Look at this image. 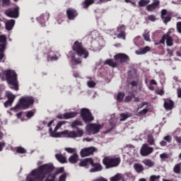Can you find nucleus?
<instances>
[{
    "label": "nucleus",
    "mask_w": 181,
    "mask_h": 181,
    "mask_svg": "<svg viewBox=\"0 0 181 181\" xmlns=\"http://www.w3.org/2000/svg\"><path fill=\"white\" fill-rule=\"evenodd\" d=\"M54 170V165L52 163L43 164L37 168L33 170L26 177V181H54L56 173H52Z\"/></svg>",
    "instance_id": "1"
},
{
    "label": "nucleus",
    "mask_w": 181,
    "mask_h": 181,
    "mask_svg": "<svg viewBox=\"0 0 181 181\" xmlns=\"http://www.w3.org/2000/svg\"><path fill=\"white\" fill-rule=\"evenodd\" d=\"M33 104H35V98L33 96H23L20 98L18 103L10 110L14 112H18L21 110H28Z\"/></svg>",
    "instance_id": "2"
},
{
    "label": "nucleus",
    "mask_w": 181,
    "mask_h": 181,
    "mask_svg": "<svg viewBox=\"0 0 181 181\" xmlns=\"http://www.w3.org/2000/svg\"><path fill=\"white\" fill-rule=\"evenodd\" d=\"M4 74L5 76V78H1V80H3V81H5L6 80L8 84L13 86V87H11L13 90H15V91H18L19 82L18 81V74L16 72L12 69H8L4 71Z\"/></svg>",
    "instance_id": "3"
},
{
    "label": "nucleus",
    "mask_w": 181,
    "mask_h": 181,
    "mask_svg": "<svg viewBox=\"0 0 181 181\" xmlns=\"http://www.w3.org/2000/svg\"><path fill=\"white\" fill-rule=\"evenodd\" d=\"M78 125H83V122L80 120H76L72 122L71 127L75 128V130L71 132L69 130H65L62 132V134L66 135L67 138H81L84 135V131L80 127H77Z\"/></svg>",
    "instance_id": "4"
},
{
    "label": "nucleus",
    "mask_w": 181,
    "mask_h": 181,
    "mask_svg": "<svg viewBox=\"0 0 181 181\" xmlns=\"http://www.w3.org/2000/svg\"><path fill=\"white\" fill-rule=\"evenodd\" d=\"M114 59H109L105 62V64H107L110 67H118V65L129 62V57L124 53H118L114 56Z\"/></svg>",
    "instance_id": "5"
},
{
    "label": "nucleus",
    "mask_w": 181,
    "mask_h": 181,
    "mask_svg": "<svg viewBox=\"0 0 181 181\" xmlns=\"http://www.w3.org/2000/svg\"><path fill=\"white\" fill-rule=\"evenodd\" d=\"M72 50L74 52L75 54L81 59H87L88 56H90L88 50L83 46V42L78 40L74 42V45H72Z\"/></svg>",
    "instance_id": "6"
},
{
    "label": "nucleus",
    "mask_w": 181,
    "mask_h": 181,
    "mask_svg": "<svg viewBox=\"0 0 181 181\" xmlns=\"http://www.w3.org/2000/svg\"><path fill=\"white\" fill-rule=\"evenodd\" d=\"M120 163H121L120 157L107 156L103 159V164L105 166L106 169L117 168V166H119Z\"/></svg>",
    "instance_id": "7"
},
{
    "label": "nucleus",
    "mask_w": 181,
    "mask_h": 181,
    "mask_svg": "<svg viewBox=\"0 0 181 181\" xmlns=\"http://www.w3.org/2000/svg\"><path fill=\"white\" fill-rule=\"evenodd\" d=\"M81 117L85 124H89V122H91V121H94V117H93V114L90 110L87 108H82L81 110Z\"/></svg>",
    "instance_id": "8"
},
{
    "label": "nucleus",
    "mask_w": 181,
    "mask_h": 181,
    "mask_svg": "<svg viewBox=\"0 0 181 181\" xmlns=\"http://www.w3.org/2000/svg\"><path fill=\"white\" fill-rule=\"evenodd\" d=\"M101 128H103L101 124L90 123L86 126V132L88 135H95V134H98V132H100Z\"/></svg>",
    "instance_id": "9"
},
{
    "label": "nucleus",
    "mask_w": 181,
    "mask_h": 181,
    "mask_svg": "<svg viewBox=\"0 0 181 181\" xmlns=\"http://www.w3.org/2000/svg\"><path fill=\"white\" fill-rule=\"evenodd\" d=\"M0 62L5 58V50H6V35H0Z\"/></svg>",
    "instance_id": "10"
},
{
    "label": "nucleus",
    "mask_w": 181,
    "mask_h": 181,
    "mask_svg": "<svg viewBox=\"0 0 181 181\" xmlns=\"http://www.w3.org/2000/svg\"><path fill=\"white\" fill-rule=\"evenodd\" d=\"M153 153V147H150L148 144H144L140 149L141 156H148Z\"/></svg>",
    "instance_id": "11"
},
{
    "label": "nucleus",
    "mask_w": 181,
    "mask_h": 181,
    "mask_svg": "<svg viewBox=\"0 0 181 181\" xmlns=\"http://www.w3.org/2000/svg\"><path fill=\"white\" fill-rule=\"evenodd\" d=\"M6 97L8 100L4 103V105L6 108H8V107H11L12 104H13V101H15L16 95L8 91L6 93Z\"/></svg>",
    "instance_id": "12"
},
{
    "label": "nucleus",
    "mask_w": 181,
    "mask_h": 181,
    "mask_svg": "<svg viewBox=\"0 0 181 181\" xmlns=\"http://www.w3.org/2000/svg\"><path fill=\"white\" fill-rule=\"evenodd\" d=\"M6 16L8 18H19V7H16L14 8H8L5 11Z\"/></svg>",
    "instance_id": "13"
},
{
    "label": "nucleus",
    "mask_w": 181,
    "mask_h": 181,
    "mask_svg": "<svg viewBox=\"0 0 181 181\" xmlns=\"http://www.w3.org/2000/svg\"><path fill=\"white\" fill-rule=\"evenodd\" d=\"M66 16L69 21H74L78 16V11L76 8H69L66 11Z\"/></svg>",
    "instance_id": "14"
},
{
    "label": "nucleus",
    "mask_w": 181,
    "mask_h": 181,
    "mask_svg": "<svg viewBox=\"0 0 181 181\" xmlns=\"http://www.w3.org/2000/svg\"><path fill=\"white\" fill-rule=\"evenodd\" d=\"M94 152H95V148L94 147H87L83 148L80 153L81 158H86V156H90L91 155H94Z\"/></svg>",
    "instance_id": "15"
},
{
    "label": "nucleus",
    "mask_w": 181,
    "mask_h": 181,
    "mask_svg": "<svg viewBox=\"0 0 181 181\" xmlns=\"http://www.w3.org/2000/svg\"><path fill=\"white\" fill-rule=\"evenodd\" d=\"M92 168H90V173H94L95 172H101L103 170V165L99 163H94V160L92 159V163H90Z\"/></svg>",
    "instance_id": "16"
},
{
    "label": "nucleus",
    "mask_w": 181,
    "mask_h": 181,
    "mask_svg": "<svg viewBox=\"0 0 181 181\" xmlns=\"http://www.w3.org/2000/svg\"><path fill=\"white\" fill-rule=\"evenodd\" d=\"M93 163V158H85L81 160L78 163V166L81 168H86V169H88V166Z\"/></svg>",
    "instance_id": "17"
},
{
    "label": "nucleus",
    "mask_w": 181,
    "mask_h": 181,
    "mask_svg": "<svg viewBox=\"0 0 181 181\" xmlns=\"http://www.w3.org/2000/svg\"><path fill=\"white\" fill-rule=\"evenodd\" d=\"M163 107L166 111H171L175 107V102L172 99H167L163 104Z\"/></svg>",
    "instance_id": "18"
},
{
    "label": "nucleus",
    "mask_w": 181,
    "mask_h": 181,
    "mask_svg": "<svg viewBox=\"0 0 181 181\" xmlns=\"http://www.w3.org/2000/svg\"><path fill=\"white\" fill-rule=\"evenodd\" d=\"M160 4V1H159V0H156L151 4L147 5L146 9L148 11V12H152L153 10L156 9Z\"/></svg>",
    "instance_id": "19"
},
{
    "label": "nucleus",
    "mask_w": 181,
    "mask_h": 181,
    "mask_svg": "<svg viewBox=\"0 0 181 181\" xmlns=\"http://www.w3.org/2000/svg\"><path fill=\"white\" fill-rule=\"evenodd\" d=\"M15 26V20H9L6 23L5 28L6 30H12Z\"/></svg>",
    "instance_id": "20"
},
{
    "label": "nucleus",
    "mask_w": 181,
    "mask_h": 181,
    "mask_svg": "<svg viewBox=\"0 0 181 181\" xmlns=\"http://www.w3.org/2000/svg\"><path fill=\"white\" fill-rule=\"evenodd\" d=\"M55 158L60 163H67V159L61 153L55 154Z\"/></svg>",
    "instance_id": "21"
},
{
    "label": "nucleus",
    "mask_w": 181,
    "mask_h": 181,
    "mask_svg": "<svg viewBox=\"0 0 181 181\" xmlns=\"http://www.w3.org/2000/svg\"><path fill=\"white\" fill-rule=\"evenodd\" d=\"M69 162L70 163H77V162H78V154H77V153H74L69 157Z\"/></svg>",
    "instance_id": "22"
},
{
    "label": "nucleus",
    "mask_w": 181,
    "mask_h": 181,
    "mask_svg": "<svg viewBox=\"0 0 181 181\" xmlns=\"http://www.w3.org/2000/svg\"><path fill=\"white\" fill-rule=\"evenodd\" d=\"M151 50V48L148 46L144 47V48H141L139 50H136L135 52L136 54H146V53H148V52H149Z\"/></svg>",
    "instance_id": "23"
},
{
    "label": "nucleus",
    "mask_w": 181,
    "mask_h": 181,
    "mask_svg": "<svg viewBox=\"0 0 181 181\" xmlns=\"http://www.w3.org/2000/svg\"><path fill=\"white\" fill-rule=\"evenodd\" d=\"M110 181H124V176L122 174L117 173L115 176L110 177Z\"/></svg>",
    "instance_id": "24"
},
{
    "label": "nucleus",
    "mask_w": 181,
    "mask_h": 181,
    "mask_svg": "<svg viewBox=\"0 0 181 181\" xmlns=\"http://www.w3.org/2000/svg\"><path fill=\"white\" fill-rule=\"evenodd\" d=\"M134 169L137 173H141V172H144V165L139 163H135L134 165Z\"/></svg>",
    "instance_id": "25"
},
{
    "label": "nucleus",
    "mask_w": 181,
    "mask_h": 181,
    "mask_svg": "<svg viewBox=\"0 0 181 181\" xmlns=\"http://www.w3.org/2000/svg\"><path fill=\"white\" fill-rule=\"evenodd\" d=\"M77 115V113L76 112H66L64 114V119H70V118H74Z\"/></svg>",
    "instance_id": "26"
},
{
    "label": "nucleus",
    "mask_w": 181,
    "mask_h": 181,
    "mask_svg": "<svg viewBox=\"0 0 181 181\" xmlns=\"http://www.w3.org/2000/svg\"><path fill=\"white\" fill-rule=\"evenodd\" d=\"M94 4V0H84V1L82 3V6L85 9H87L90 5H93Z\"/></svg>",
    "instance_id": "27"
},
{
    "label": "nucleus",
    "mask_w": 181,
    "mask_h": 181,
    "mask_svg": "<svg viewBox=\"0 0 181 181\" xmlns=\"http://www.w3.org/2000/svg\"><path fill=\"white\" fill-rule=\"evenodd\" d=\"M143 163H144L146 166H148V168H153V166L155 165V162L152 161L150 159L144 160L143 161Z\"/></svg>",
    "instance_id": "28"
},
{
    "label": "nucleus",
    "mask_w": 181,
    "mask_h": 181,
    "mask_svg": "<svg viewBox=\"0 0 181 181\" xmlns=\"http://www.w3.org/2000/svg\"><path fill=\"white\" fill-rule=\"evenodd\" d=\"M174 173H177V175L181 173V163L176 164L173 168Z\"/></svg>",
    "instance_id": "29"
},
{
    "label": "nucleus",
    "mask_w": 181,
    "mask_h": 181,
    "mask_svg": "<svg viewBox=\"0 0 181 181\" xmlns=\"http://www.w3.org/2000/svg\"><path fill=\"white\" fill-rule=\"evenodd\" d=\"M49 132L51 133L52 136H53V138H60V136H62V135H64L62 132L59 133H56L54 134V132H53V129L49 128Z\"/></svg>",
    "instance_id": "30"
},
{
    "label": "nucleus",
    "mask_w": 181,
    "mask_h": 181,
    "mask_svg": "<svg viewBox=\"0 0 181 181\" xmlns=\"http://www.w3.org/2000/svg\"><path fill=\"white\" fill-rule=\"evenodd\" d=\"M129 117H132V114L131 113H122L120 114V121H125V119H127V118H129Z\"/></svg>",
    "instance_id": "31"
},
{
    "label": "nucleus",
    "mask_w": 181,
    "mask_h": 181,
    "mask_svg": "<svg viewBox=\"0 0 181 181\" xmlns=\"http://www.w3.org/2000/svg\"><path fill=\"white\" fill-rule=\"evenodd\" d=\"M124 97H125V93L119 92L117 95V100L119 103H122V101L124 100Z\"/></svg>",
    "instance_id": "32"
},
{
    "label": "nucleus",
    "mask_w": 181,
    "mask_h": 181,
    "mask_svg": "<svg viewBox=\"0 0 181 181\" xmlns=\"http://www.w3.org/2000/svg\"><path fill=\"white\" fill-rule=\"evenodd\" d=\"M127 30V27L125 25H119L117 28V32H121L122 33H126L125 30Z\"/></svg>",
    "instance_id": "33"
},
{
    "label": "nucleus",
    "mask_w": 181,
    "mask_h": 181,
    "mask_svg": "<svg viewBox=\"0 0 181 181\" xmlns=\"http://www.w3.org/2000/svg\"><path fill=\"white\" fill-rule=\"evenodd\" d=\"M116 35L117 39H122L123 40H125V39H127V33L117 32V35Z\"/></svg>",
    "instance_id": "34"
},
{
    "label": "nucleus",
    "mask_w": 181,
    "mask_h": 181,
    "mask_svg": "<svg viewBox=\"0 0 181 181\" xmlns=\"http://www.w3.org/2000/svg\"><path fill=\"white\" fill-rule=\"evenodd\" d=\"M71 60L74 62V64L77 65V64H81V60H80V58H76V55H72L71 56Z\"/></svg>",
    "instance_id": "35"
},
{
    "label": "nucleus",
    "mask_w": 181,
    "mask_h": 181,
    "mask_svg": "<svg viewBox=\"0 0 181 181\" xmlns=\"http://www.w3.org/2000/svg\"><path fill=\"white\" fill-rule=\"evenodd\" d=\"M161 18L163 19V23L165 25H168V23L170 22V21H172V16H170V15L164 16L163 17H161Z\"/></svg>",
    "instance_id": "36"
},
{
    "label": "nucleus",
    "mask_w": 181,
    "mask_h": 181,
    "mask_svg": "<svg viewBox=\"0 0 181 181\" xmlns=\"http://www.w3.org/2000/svg\"><path fill=\"white\" fill-rule=\"evenodd\" d=\"M165 40L167 46H173V38L171 37L165 36Z\"/></svg>",
    "instance_id": "37"
},
{
    "label": "nucleus",
    "mask_w": 181,
    "mask_h": 181,
    "mask_svg": "<svg viewBox=\"0 0 181 181\" xmlns=\"http://www.w3.org/2000/svg\"><path fill=\"white\" fill-rule=\"evenodd\" d=\"M150 3H151L150 0H140L139 1V6H141V7L146 6V5H148V4H150Z\"/></svg>",
    "instance_id": "38"
},
{
    "label": "nucleus",
    "mask_w": 181,
    "mask_h": 181,
    "mask_svg": "<svg viewBox=\"0 0 181 181\" xmlns=\"http://www.w3.org/2000/svg\"><path fill=\"white\" fill-rule=\"evenodd\" d=\"M2 6H9L11 5V0H0V5Z\"/></svg>",
    "instance_id": "39"
},
{
    "label": "nucleus",
    "mask_w": 181,
    "mask_h": 181,
    "mask_svg": "<svg viewBox=\"0 0 181 181\" xmlns=\"http://www.w3.org/2000/svg\"><path fill=\"white\" fill-rule=\"evenodd\" d=\"M133 98H135V94L127 95L124 98V103H129L130 101L132 100Z\"/></svg>",
    "instance_id": "40"
},
{
    "label": "nucleus",
    "mask_w": 181,
    "mask_h": 181,
    "mask_svg": "<svg viewBox=\"0 0 181 181\" xmlns=\"http://www.w3.org/2000/svg\"><path fill=\"white\" fill-rule=\"evenodd\" d=\"M147 142L149 144V145H154L155 146V139H153V136H148L147 138Z\"/></svg>",
    "instance_id": "41"
},
{
    "label": "nucleus",
    "mask_w": 181,
    "mask_h": 181,
    "mask_svg": "<svg viewBox=\"0 0 181 181\" xmlns=\"http://www.w3.org/2000/svg\"><path fill=\"white\" fill-rule=\"evenodd\" d=\"M59 58L57 57V55H54V56H50L48 55L47 60V62H55V60H57Z\"/></svg>",
    "instance_id": "42"
},
{
    "label": "nucleus",
    "mask_w": 181,
    "mask_h": 181,
    "mask_svg": "<svg viewBox=\"0 0 181 181\" xmlns=\"http://www.w3.org/2000/svg\"><path fill=\"white\" fill-rule=\"evenodd\" d=\"M165 40H166V36L165 35H163L161 40L159 41V42H155V45L158 46V45H165Z\"/></svg>",
    "instance_id": "43"
},
{
    "label": "nucleus",
    "mask_w": 181,
    "mask_h": 181,
    "mask_svg": "<svg viewBox=\"0 0 181 181\" xmlns=\"http://www.w3.org/2000/svg\"><path fill=\"white\" fill-rule=\"evenodd\" d=\"M17 153H26V150L23 147H17L16 148Z\"/></svg>",
    "instance_id": "44"
},
{
    "label": "nucleus",
    "mask_w": 181,
    "mask_h": 181,
    "mask_svg": "<svg viewBox=\"0 0 181 181\" xmlns=\"http://www.w3.org/2000/svg\"><path fill=\"white\" fill-rule=\"evenodd\" d=\"M160 179V175H151L150 177V181H159Z\"/></svg>",
    "instance_id": "45"
},
{
    "label": "nucleus",
    "mask_w": 181,
    "mask_h": 181,
    "mask_svg": "<svg viewBox=\"0 0 181 181\" xmlns=\"http://www.w3.org/2000/svg\"><path fill=\"white\" fill-rule=\"evenodd\" d=\"M63 124H64V122H59L55 128L54 129V132H56L59 128H62V125H63Z\"/></svg>",
    "instance_id": "46"
},
{
    "label": "nucleus",
    "mask_w": 181,
    "mask_h": 181,
    "mask_svg": "<svg viewBox=\"0 0 181 181\" xmlns=\"http://www.w3.org/2000/svg\"><path fill=\"white\" fill-rule=\"evenodd\" d=\"M40 19L45 21L46 19V21L49 20V14L48 13H45V14H42L40 17Z\"/></svg>",
    "instance_id": "47"
},
{
    "label": "nucleus",
    "mask_w": 181,
    "mask_h": 181,
    "mask_svg": "<svg viewBox=\"0 0 181 181\" xmlns=\"http://www.w3.org/2000/svg\"><path fill=\"white\" fill-rule=\"evenodd\" d=\"M67 178V174L63 173L59 176V181H66V179Z\"/></svg>",
    "instance_id": "48"
},
{
    "label": "nucleus",
    "mask_w": 181,
    "mask_h": 181,
    "mask_svg": "<svg viewBox=\"0 0 181 181\" xmlns=\"http://www.w3.org/2000/svg\"><path fill=\"white\" fill-rule=\"evenodd\" d=\"M127 178L129 180H131V181L135 180V176H134V175H132V173H129L127 174Z\"/></svg>",
    "instance_id": "49"
},
{
    "label": "nucleus",
    "mask_w": 181,
    "mask_h": 181,
    "mask_svg": "<svg viewBox=\"0 0 181 181\" xmlns=\"http://www.w3.org/2000/svg\"><path fill=\"white\" fill-rule=\"evenodd\" d=\"M87 84H88V87H90V88L95 87V82L93 81H88Z\"/></svg>",
    "instance_id": "50"
},
{
    "label": "nucleus",
    "mask_w": 181,
    "mask_h": 181,
    "mask_svg": "<svg viewBox=\"0 0 181 181\" xmlns=\"http://www.w3.org/2000/svg\"><path fill=\"white\" fill-rule=\"evenodd\" d=\"M63 172H64V168L61 167L58 170H57L54 173L57 176V175H60V173H63Z\"/></svg>",
    "instance_id": "51"
},
{
    "label": "nucleus",
    "mask_w": 181,
    "mask_h": 181,
    "mask_svg": "<svg viewBox=\"0 0 181 181\" xmlns=\"http://www.w3.org/2000/svg\"><path fill=\"white\" fill-rule=\"evenodd\" d=\"M148 20L151 22H155L156 21V16L155 15H150L148 16Z\"/></svg>",
    "instance_id": "52"
},
{
    "label": "nucleus",
    "mask_w": 181,
    "mask_h": 181,
    "mask_svg": "<svg viewBox=\"0 0 181 181\" xmlns=\"http://www.w3.org/2000/svg\"><path fill=\"white\" fill-rule=\"evenodd\" d=\"M164 141H166V142H168V144H170L172 142V136H165L163 137Z\"/></svg>",
    "instance_id": "53"
},
{
    "label": "nucleus",
    "mask_w": 181,
    "mask_h": 181,
    "mask_svg": "<svg viewBox=\"0 0 181 181\" xmlns=\"http://www.w3.org/2000/svg\"><path fill=\"white\" fill-rule=\"evenodd\" d=\"M65 151L68 152V153H74V152H76V148H65Z\"/></svg>",
    "instance_id": "54"
},
{
    "label": "nucleus",
    "mask_w": 181,
    "mask_h": 181,
    "mask_svg": "<svg viewBox=\"0 0 181 181\" xmlns=\"http://www.w3.org/2000/svg\"><path fill=\"white\" fill-rule=\"evenodd\" d=\"M143 37L144 40H146V42H151V37H149V34L148 33L144 34Z\"/></svg>",
    "instance_id": "55"
},
{
    "label": "nucleus",
    "mask_w": 181,
    "mask_h": 181,
    "mask_svg": "<svg viewBox=\"0 0 181 181\" xmlns=\"http://www.w3.org/2000/svg\"><path fill=\"white\" fill-rule=\"evenodd\" d=\"M148 109H144L141 111L139 112V115H146L148 114Z\"/></svg>",
    "instance_id": "56"
},
{
    "label": "nucleus",
    "mask_w": 181,
    "mask_h": 181,
    "mask_svg": "<svg viewBox=\"0 0 181 181\" xmlns=\"http://www.w3.org/2000/svg\"><path fill=\"white\" fill-rule=\"evenodd\" d=\"M175 32V28H170L166 34H164L167 37H170V34Z\"/></svg>",
    "instance_id": "57"
},
{
    "label": "nucleus",
    "mask_w": 181,
    "mask_h": 181,
    "mask_svg": "<svg viewBox=\"0 0 181 181\" xmlns=\"http://www.w3.org/2000/svg\"><path fill=\"white\" fill-rule=\"evenodd\" d=\"M33 115H35V112H33V111H28L26 113L27 118H32Z\"/></svg>",
    "instance_id": "58"
},
{
    "label": "nucleus",
    "mask_w": 181,
    "mask_h": 181,
    "mask_svg": "<svg viewBox=\"0 0 181 181\" xmlns=\"http://www.w3.org/2000/svg\"><path fill=\"white\" fill-rule=\"evenodd\" d=\"M160 159H169V156L166 153H163L160 155Z\"/></svg>",
    "instance_id": "59"
},
{
    "label": "nucleus",
    "mask_w": 181,
    "mask_h": 181,
    "mask_svg": "<svg viewBox=\"0 0 181 181\" xmlns=\"http://www.w3.org/2000/svg\"><path fill=\"white\" fill-rule=\"evenodd\" d=\"M6 146V143L0 141V152L4 151V148Z\"/></svg>",
    "instance_id": "60"
},
{
    "label": "nucleus",
    "mask_w": 181,
    "mask_h": 181,
    "mask_svg": "<svg viewBox=\"0 0 181 181\" xmlns=\"http://www.w3.org/2000/svg\"><path fill=\"white\" fill-rule=\"evenodd\" d=\"M156 93L158 95H165V91H163V89H160V90H158L156 91Z\"/></svg>",
    "instance_id": "61"
},
{
    "label": "nucleus",
    "mask_w": 181,
    "mask_h": 181,
    "mask_svg": "<svg viewBox=\"0 0 181 181\" xmlns=\"http://www.w3.org/2000/svg\"><path fill=\"white\" fill-rule=\"evenodd\" d=\"M168 14V11L166 9H163L161 11V18H163V16H166Z\"/></svg>",
    "instance_id": "62"
},
{
    "label": "nucleus",
    "mask_w": 181,
    "mask_h": 181,
    "mask_svg": "<svg viewBox=\"0 0 181 181\" xmlns=\"http://www.w3.org/2000/svg\"><path fill=\"white\" fill-rule=\"evenodd\" d=\"M177 29L179 33H181V22L177 23Z\"/></svg>",
    "instance_id": "63"
},
{
    "label": "nucleus",
    "mask_w": 181,
    "mask_h": 181,
    "mask_svg": "<svg viewBox=\"0 0 181 181\" xmlns=\"http://www.w3.org/2000/svg\"><path fill=\"white\" fill-rule=\"evenodd\" d=\"M94 181H108V180H107V179H105V178H104L103 177H100L95 180Z\"/></svg>",
    "instance_id": "64"
}]
</instances>
